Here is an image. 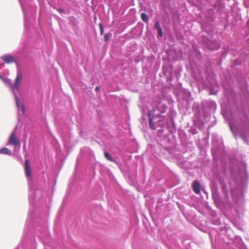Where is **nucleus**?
<instances>
[{
	"label": "nucleus",
	"mask_w": 249,
	"mask_h": 249,
	"mask_svg": "<svg viewBox=\"0 0 249 249\" xmlns=\"http://www.w3.org/2000/svg\"><path fill=\"white\" fill-rule=\"evenodd\" d=\"M8 143L14 146L20 145V141L17 138L15 132H13L11 133L9 139Z\"/></svg>",
	"instance_id": "f257e3e1"
},
{
	"label": "nucleus",
	"mask_w": 249,
	"mask_h": 249,
	"mask_svg": "<svg viewBox=\"0 0 249 249\" xmlns=\"http://www.w3.org/2000/svg\"><path fill=\"white\" fill-rule=\"evenodd\" d=\"M1 59L3 60L5 63L9 64L16 62L14 57L11 55H5L1 57Z\"/></svg>",
	"instance_id": "f03ea898"
},
{
	"label": "nucleus",
	"mask_w": 249,
	"mask_h": 249,
	"mask_svg": "<svg viewBox=\"0 0 249 249\" xmlns=\"http://www.w3.org/2000/svg\"><path fill=\"white\" fill-rule=\"evenodd\" d=\"M25 172L27 177L31 178L32 176V172L28 160L25 161Z\"/></svg>",
	"instance_id": "7ed1b4c3"
},
{
	"label": "nucleus",
	"mask_w": 249,
	"mask_h": 249,
	"mask_svg": "<svg viewBox=\"0 0 249 249\" xmlns=\"http://www.w3.org/2000/svg\"><path fill=\"white\" fill-rule=\"evenodd\" d=\"M22 79V75L21 74H18L14 84L13 88L18 90H19V86Z\"/></svg>",
	"instance_id": "20e7f679"
},
{
	"label": "nucleus",
	"mask_w": 249,
	"mask_h": 249,
	"mask_svg": "<svg viewBox=\"0 0 249 249\" xmlns=\"http://www.w3.org/2000/svg\"><path fill=\"white\" fill-rule=\"evenodd\" d=\"M200 184L199 182L197 180H195L193 182V190L195 193L196 194H199L200 192Z\"/></svg>",
	"instance_id": "39448f33"
},
{
	"label": "nucleus",
	"mask_w": 249,
	"mask_h": 249,
	"mask_svg": "<svg viewBox=\"0 0 249 249\" xmlns=\"http://www.w3.org/2000/svg\"><path fill=\"white\" fill-rule=\"evenodd\" d=\"M0 154L10 155L12 154V152L9 148H3L0 150Z\"/></svg>",
	"instance_id": "423d86ee"
},
{
	"label": "nucleus",
	"mask_w": 249,
	"mask_h": 249,
	"mask_svg": "<svg viewBox=\"0 0 249 249\" xmlns=\"http://www.w3.org/2000/svg\"><path fill=\"white\" fill-rule=\"evenodd\" d=\"M148 116H149V122L150 127L153 130H155L156 127H155L154 124H153V117L150 114H148Z\"/></svg>",
	"instance_id": "0eeeda50"
},
{
	"label": "nucleus",
	"mask_w": 249,
	"mask_h": 249,
	"mask_svg": "<svg viewBox=\"0 0 249 249\" xmlns=\"http://www.w3.org/2000/svg\"><path fill=\"white\" fill-rule=\"evenodd\" d=\"M208 48L211 50H216L219 48V45L217 43H215L212 46L208 44Z\"/></svg>",
	"instance_id": "6e6552de"
},
{
	"label": "nucleus",
	"mask_w": 249,
	"mask_h": 249,
	"mask_svg": "<svg viewBox=\"0 0 249 249\" xmlns=\"http://www.w3.org/2000/svg\"><path fill=\"white\" fill-rule=\"evenodd\" d=\"M142 19L145 22H147L148 21V18L145 13H142L141 15Z\"/></svg>",
	"instance_id": "1a4fd4ad"
},
{
	"label": "nucleus",
	"mask_w": 249,
	"mask_h": 249,
	"mask_svg": "<svg viewBox=\"0 0 249 249\" xmlns=\"http://www.w3.org/2000/svg\"><path fill=\"white\" fill-rule=\"evenodd\" d=\"M105 158L110 161H113V159L111 157L109 154L107 152H106L104 153Z\"/></svg>",
	"instance_id": "9d476101"
},
{
	"label": "nucleus",
	"mask_w": 249,
	"mask_h": 249,
	"mask_svg": "<svg viewBox=\"0 0 249 249\" xmlns=\"http://www.w3.org/2000/svg\"><path fill=\"white\" fill-rule=\"evenodd\" d=\"M155 28L158 30L159 29H160L161 28V27L160 25V23H159V21H157L156 22L155 24Z\"/></svg>",
	"instance_id": "9b49d317"
},
{
	"label": "nucleus",
	"mask_w": 249,
	"mask_h": 249,
	"mask_svg": "<svg viewBox=\"0 0 249 249\" xmlns=\"http://www.w3.org/2000/svg\"><path fill=\"white\" fill-rule=\"evenodd\" d=\"M99 28H100V34L101 35H103L104 34V28H103V27L102 25V24H99Z\"/></svg>",
	"instance_id": "f8f14e48"
},
{
	"label": "nucleus",
	"mask_w": 249,
	"mask_h": 249,
	"mask_svg": "<svg viewBox=\"0 0 249 249\" xmlns=\"http://www.w3.org/2000/svg\"><path fill=\"white\" fill-rule=\"evenodd\" d=\"M157 30H158V34L159 36L160 37H161L163 36L162 30L161 28L158 29Z\"/></svg>",
	"instance_id": "ddd939ff"
},
{
	"label": "nucleus",
	"mask_w": 249,
	"mask_h": 249,
	"mask_svg": "<svg viewBox=\"0 0 249 249\" xmlns=\"http://www.w3.org/2000/svg\"><path fill=\"white\" fill-rule=\"evenodd\" d=\"M57 11L60 13V14H62V13H64V11L63 9H61V8H59L57 10Z\"/></svg>",
	"instance_id": "4468645a"
},
{
	"label": "nucleus",
	"mask_w": 249,
	"mask_h": 249,
	"mask_svg": "<svg viewBox=\"0 0 249 249\" xmlns=\"http://www.w3.org/2000/svg\"><path fill=\"white\" fill-rule=\"evenodd\" d=\"M104 39H105V41H106L108 40V36L107 34H106L104 36Z\"/></svg>",
	"instance_id": "2eb2a0df"
},
{
	"label": "nucleus",
	"mask_w": 249,
	"mask_h": 249,
	"mask_svg": "<svg viewBox=\"0 0 249 249\" xmlns=\"http://www.w3.org/2000/svg\"><path fill=\"white\" fill-rule=\"evenodd\" d=\"M99 90H100V87H98V86L96 87L95 88V90L96 91H98Z\"/></svg>",
	"instance_id": "dca6fc26"
},
{
	"label": "nucleus",
	"mask_w": 249,
	"mask_h": 249,
	"mask_svg": "<svg viewBox=\"0 0 249 249\" xmlns=\"http://www.w3.org/2000/svg\"><path fill=\"white\" fill-rule=\"evenodd\" d=\"M0 78L2 79H4L1 76H0Z\"/></svg>",
	"instance_id": "f3484780"
}]
</instances>
